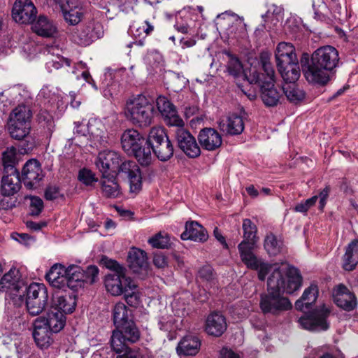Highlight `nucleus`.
Returning a JSON list of instances; mask_svg holds the SVG:
<instances>
[{"label":"nucleus","instance_id":"1","mask_svg":"<svg viewBox=\"0 0 358 358\" xmlns=\"http://www.w3.org/2000/svg\"><path fill=\"white\" fill-rule=\"evenodd\" d=\"M302 285V276L294 266L275 268L267 281V292L260 296L259 307L264 314L278 315L292 308L282 293L292 294Z\"/></svg>","mask_w":358,"mask_h":358},{"label":"nucleus","instance_id":"2","mask_svg":"<svg viewBox=\"0 0 358 358\" xmlns=\"http://www.w3.org/2000/svg\"><path fill=\"white\" fill-rule=\"evenodd\" d=\"M300 62L308 82L325 85L329 80V72L338 65V51L331 45H324L313 52L310 60L308 54H303Z\"/></svg>","mask_w":358,"mask_h":358},{"label":"nucleus","instance_id":"3","mask_svg":"<svg viewBox=\"0 0 358 358\" xmlns=\"http://www.w3.org/2000/svg\"><path fill=\"white\" fill-rule=\"evenodd\" d=\"M242 228L243 241L238 245L241 259L247 268L257 271L259 280L263 281L271 271V265L254 253L259 240L257 235V228L250 219L243 220Z\"/></svg>","mask_w":358,"mask_h":358},{"label":"nucleus","instance_id":"4","mask_svg":"<svg viewBox=\"0 0 358 358\" xmlns=\"http://www.w3.org/2000/svg\"><path fill=\"white\" fill-rule=\"evenodd\" d=\"M154 110L152 100L145 95L138 94L127 101L124 115L133 125L147 127L152 123Z\"/></svg>","mask_w":358,"mask_h":358},{"label":"nucleus","instance_id":"5","mask_svg":"<svg viewBox=\"0 0 358 358\" xmlns=\"http://www.w3.org/2000/svg\"><path fill=\"white\" fill-rule=\"evenodd\" d=\"M36 14L37 10L32 1H24V23L31 24V29L38 36L53 37L57 32L56 25L44 15H40L36 20Z\"/></svg>","mask_w":358,"mask_h":358},{"label":"nucleus","instance_id":"6","mask_svg":"<svg viewBox=\"0 0 358 358\" xmlns=\"http://www.w3.org/2000/svg\"><path fill=\"white\" fill-rule=\"evenodd\" d=\"M141 333L134 321H130L112 331L110 339L111 349L116 353H121L129 344L138 342Z\"/></svg>","mask_w":358,"mask_h":358},{"label":"nucleus","instance_id":"7","mask_svg":"<svg viewBox=\"0 0 358 358\" xmlns=\"http://www.w3.org/2000/svg\"><path fill=\"white\" fill-rule=\"evenodd\" d=\"M146 143L162 162L168 161L173 155V145L164 129L161 127H154L150 130Z\"/></svg>","mask_w":358,"mask_h":358},{"label":"nucleus","instance_id":"8","mask_svg":"<svg viewBox=\"0 0 358 358\" xmlns=\"http://www.w3.org/2000/svg\"><path fill=\"white\" fill-rule=\"evenodd\" d=\"M22 274L19 268L13 266L0 280V290L8 292L13 304L17 307L22 305Z\"/></svg>","mask_w":358,"mask_h":358},{"label":"nucleus","instance_id":"9","mask_svg":"<svg viewBox=\"0 0 358 358\" xmlns=\"http://www.w3.org/2000/svg\"><path fill=\"white\" fill-rule=\"evenodd\" d=\"M48 294L43 284L33 282L27 289L26 307L31 316L40 315L48 303Z\"/></svg>","mask_w":358,"mask_h":358},{"label":"nucleus","instance_id":"10","mask_svg":"<svg viewBox=\"0 0 358 358\" xmlns=\"http://www.w3.org/2000/svg\"><path fill=\"white\" fill-rule=\"evenodd\" d=\"M104 285L107 292L113 296H120L137 287L134 280L126 276L125 272H109L105 275Z\"/></svg>","mask_w":358,"mask_h":358},{"label":"nucleus","instance_id":"11","mask_svg":"<svg viewBox=\"0 0 358 358\" xmlns=\"http://www.w3.org/2000/svg\"><path fill=\"white\" fill-rule=\"evenodd\" d=\"M329 315V310L323 306L321 309H315L310 313L305 314L299 319V323L302 328L312 331H326L329 324L327 321Z\"/></svg>","mask_w":358,"mask_h":358},{"label":"nucleus","instance_id":"12","mask_svg":"<svg viewBox=\"0 0 358 358\" xmlns=\"http://www.w3.org/2000/svg\"><path fill=\"white\" fill-rule=\"evenodd\" d=\"M175 138L178 147L189 157L196 158L201 155V148L196 138L184 126H176Z\"/></svg>","mask_w":358,"mask_h":358},{"label":"nucleus","instance_id":"13","mask_svg":"<svg viewBox=\"0 0 358 358\" xmlns=\"http://www.w3.org/2000/svg\"><path fill=\"white\" fill-rule=\"evenodd\" d=\"M123 174L129 182L130 191L138 193L142 188V176L137 164L131 160L121 161L115 175Z\"/></svg>","mask_w":358,"mask_h":358},{"label":"nucleus","instance_id":"14","mask_svg":"<svg viewBox=\"0 0 358 358\" xmlns=\"http://www.w3.org/2000/svg\"><path fill=\"white\" fill-rule=\"evenodd\" d=\"M121 161L122 157L118 152L113 150H104L99 152L95 164L101 173V176H108L112 175L111 173L117 172V169Z\"/></svg>","mask_w":358,"mask_h":358},{"label":"nucleus","instance_id":"15","mask_svg":"<svg viewBox=\"0 0 358 358\" xmlns=\"http://www.w3.org/2000/svg\"><path fill=\"white\" fill-rule=\"evenodd\" d=\"M250 83H257L261 88V97L264 103L268 107L277 106L280 102L281 94L274 87V83H262V79L258 72H254Z\"/></svg>","mask_w":358,"mask_h":358},{"label":"nucleus","instance_id":"16","mask_svg":"<svg viewBox=\"0 0 358 358\" xmlns=\"http://www.w3.org/2000/svg\"><path fill=\"white\" fill-rule=\"evenodd\" d=\"M159 112L169 126H184V121L178 115L175 106L164 96H159L156 100Z\"/></svg>","mask_w":358,"mask_h":358},{"label":"nucleus","instance_id":"17","mask_svg":"<svg viewBox=\"0 0 358 358\" xmlns=\"http://www.w3.org/2000/svg\"><path fill=\"white\" fill-rule=\"evenodd\" d=\"M333 297L336 304L346 311H352L357 307V301L355 295L343 284L335 287Z\"/></svg>","mask_w":358,"mask_h":358},{"label":"nucleus","instance_id":"18","mask_svg":"<svg viewBox=\"0 0 358 358\" xmlns=\"http://www.w3.org/2000/svg\"><path fill=\"white\" fill-rule=\"evenodd\" d=\"M199 146L208 151L217 150L222 144L221 134L215 129L206 127L202 129L198 134Z\"/></svg>","mask_w":358,"mask_h":358},{"label":"nucleus","instance_id":"19","mask_svg":"<svg viewBox=\"0 0 358 358\" xmlns=\"http://www.w3.org/2000/svg\"><path fill=\"white\" fill-rule=\"evenodd\" d=\"M42 178L41 164L37 159H29L24 164V185L27 189L36 188Z\"/></svg>","mask_w":358,"mask_h":358},{"label":"nucleus","instance_id":"20","mask_svg":"<svg viewBox=\"0 0 358 358\" xmlns=\"http://www.w3.org/2000/svg\"><path fill=\"white\" fill-rule=\"evenodd\" d=\"M64 20L70 25H76L83 17V8L79 1H59Z\"/></svg>","mask_w":358,"mask_h":358},{"label":"nucleus","instance_id":"21","mask_svg":"<svg viewBox=\"0 0 358 358\" xmlns=\"http://www.w3.org/2000/svg\"><path fill=\"white\" fill-rule=\"evenodd\" d=\"M275 60L278 68L298 62L294 45L286 42L278 43L275 51Z\"/></svg>","mask_w":358,"mask_h":358},{"label":"nucleus","instance_id":"22","mask_svg":"<svg viewBox=\"0 0 358 358\" xmlns=\"http://www.w3.org/2000/svg\"><path fill=\"white\" fill-rule=\"evenodd\" d=\"M146 143L143 136L136 129H127L121 136V144L123 150L131 154L140 146Z\"/></svg>","mask_w":358,"mask_h":358},{"label":"nucleus","instance_id":"23","mask_svg":"<svg viewBox=\"0 0 358 358\" xmlns=\"http://www.w3.org/2000/svg\"><path fill=\"white\" fill-rule=\"evenodd\" d=\"M127 262L130 269L136 273L146 271L148 267L145 252L136 248H131L129 252Z\"/></svg>","mask_w":358,"mask_h":358},{"label":"nucleus","instance_id":"24","mask_svg":"<svg viewBox=\"0 0 358 358\" xmlns=\"http://www.w3.org/2000/svg\"><path fill=\"white\" fill-rule=\"evenodd\" d=\"M225 317L217 312L210 314L206 321V331L208 334L219 337L227 329Z\"/></svg>","mask_w":358,"mask_h":358},{"label":"nucleus","instance_id":"25","mask_svg":"<svg viewBox=\"0 0 358 358\" xmlns=\"http://www.w3.org/2000/svg\"><path fill=\"white\" fill-rule=\"evenodd\" d=\"M99 183L103 196L108 199H115L122 194L121 187L117 180L116 176H101Z\"/></svg>","mask_w":358,"mask_h":358},{"label":"nucleus","instance_id":"26","mask_svg":"<svg viewBox=\"0 0 358 358\" xmlns=\"http://www.w3.org/2000/svg\"><path fill=\"white\" fill-rule=\"evenodd\" d=\"M208 238L206 229L196 221L187 222L185 231L181 234L182 240L205 242Z\"/></svg>","mask_w":358,"mask_h":358},{"label":"nucleus","instance_id":"27","mask_svg":"<svg viewBox=\"0 0 358 358\" xmlns=\"http://www.w3.org/2000/svg\"><path fill=\"white\" fill-rule=\"evenodd\" d=\"M66 268L61 264H55L45 275L46 280L50 285L58 289L66 287L68 281L66 278Z\"/></svg>","mask_w":358,"mask_h":358},{"label":"nucleus","instance_id":"28","mask_svg":"<svg viewBox=\"0 0 358 358\" xmlns=\"http://www.w3.org/2000/svg\"><path fill=\"white\" fill-rule=\"evenodd\" d=\"M30 103L31 102H27V106L24 105V153L31 151L36 147L35 138L29 134L31 129L30 120L33 116Z\"/></svg>","mask_w":358,"mask_h":358},{"label":"nucleus","instance_id":"29","mask_svg":"<svg viewBox=\"0 0 358 358\" xmlns=\"http://www.w3.org/2000/svg\"><path fill=\"white\" fill-rule=\"evenodd\" d=\"M220 129L229 135H238L244 129V122L242 117L233 114L226 119H222L219 122Z\"/></svg>","mask_w":358,"mask_h":358},{"label":"nucleus","instance_id":"30","mask_svg":"<svg viewBox=\"0 0 358 358\" xmlns=\"http://www.w3.org/2000/svg\"><path fill=\"white\" fill-rule=\"evenodd\" d=\"M1 180V192L3 195L10 196L17 193L21 188L20 172L3 173Z\"/></svg>","mask_w":358,"mask_h":358},{"label":"nucleus","instance_id":"31","mask_svg":"<svg viewBox=\"0 0 358 358\" xmlns=\"http://www.w3.org/2000/svg\"><path fill=\"white\" fill-rule=\"evenodd\" d=\"M33 338L38 345L43 347L48 343V332L49 329L48 318L37 317L33 322Z\"/></svg>","mask_w":358,"mask_h":358},{"label":"nucleus","instance_id":"32","mask_svg":"<svg viewBox=\"0 0 358 358\" xmlns=\"http://www.w3.org/2000/svg\"><path fill=\"white\" fill-rule=\"evenodd\" d=\"M8 130L12 138L22 139V110L18 106L10 114Z\"/></svg>","mask_w":358,"mask_h":358},{"label":"nucleus","instance_id":"33","mask_svg":"<svg viewBox=\"0 0 358 358\" xmlns=\"http://www.w3.org/2000/svg\"><path fill=\"white\" fill-rule=\"evenodd\" d=\"M199 339L193 336H185L178 343L176 351L179 355L194 356L200 349Z\"/></svg>","mask_w":358,"mask_h":358},{"label":"nucleus","instance_id":"34","mask_svg":"<svg viewBox=\"0 0 358 358\" xmlns=\"http://www.w3.org/2000/svg\"><path fill=\"white\" fill-rule=\"evenodd\" d=\"M319 294L318 287L315 284H311L305 289L302 296L295 303L297 310H303L310 308L316 301Z\"/></svg>","mask_w":358,"mask_h":358},{"label":"nucleus","instance_id":"35","mask_svg":"<svg viewBox=\"0 0 358 358\" xmlns=\"http://www.w3.org/2000/svg\"><path fill=\"white\" fill-rule=\"evenodd\" d=\"M358 263V241H352L343 257V268L348 271H353Z\"/></svg>","mask_w":358,"mask_h":358},{"label":"nucleus","instance_id":"36","mask_svg":"<svg viewBox=\"0 0 358 358\" xmlns=\"http://www.w3.org/2000/svg\"><path fill=\"white\" fill-rule=\"evenodd\" d=\"M66 278L68 281L66 287L77 289L83 285V269L77 265H70L66 268Z\"/></svg>","mask_w":358,"mask_h":358},{"label":"nucleus","instance_id":"37","mask_svg":"<svg viewBox=\"0 0 358 358\" xmlns=\"http://www.w3.org/2000/svg\"><path fill=\"white\" fill-rule=\"evenodd\" d=\"M113 323L115 328L119 327L130 321H134L131 310L128 309L124 303H117L113 308Z\"/></svg>","mask_w":358,"mask_h":358},{"label":"nucleus","instance_id":"38","mask_svg":"<svg viewBox=\"0 0 358 358\" xmlns=\"http://www.w3.org/2000/svg\"><path fill=\"white\" fill-rule=\"evenodd\" d=\"M76 299L70 295H56L53 298V309L58 310L64 315L71 313L76 308Z\"/></svg>","mask_w":358,"mask_h":358},{"label":"nucleus","instance_id":"39","mask_svg":"<svg viewBox=\"0 0 358 358\" xmlns=\"http://www.w3.org/2000/svg\"><path fill=\"white\" fill-rule=\"evenodd\" d=\"M260 62L262 64V69L265 73H259L262 79V83H267L268 85H271L275 82V71L271 62V57L268 53L264 52L261 54Z\"/></svg>","mask_w":358,"mask_h":358},{"label":"nucleus","instance_id":"40","mask_svg":"<svg viewBox=\"0 0 358 358\" xmlns=\"http://www.w3.org/2000/svg\"><path fill=\"white\" fill-rule=\"evenodd\" d=\"M278 69L285 83H295L300 77L301 71L298 62L286 64Z\"/></svg>","mask_w":358,"mask_h":358},{"label":"nucleus","instance_id":"41","mask_svg":"<svg viewBox=\"0 0 358 358\" xmlns=\"http://www.w3.org/2000/svg\"><path fill=\"white\" fill-rule=\"evenodd\" d=\"M48 322L49 329L54 333L61 331L65 325L66 317L62 312L52 308L48 313Z\"/></svg>","mask_w":358,"mask_h":358},{"label":"nucleus","instance_id":"42","mask_svg":"<svg viewBox=\"0 0 358 358\" xmlns=\"http://www.w3.org/2000/svg\"><path fill=\"white\" fill-rule=\"evenodd\" d=\"M3 173H14L18 171L16 165L18 163L16 149L14 147L6 149L2 154Z\"/></svg>","mask_w":358,"mask_h":358},{"label":"nucleus","instance_id":"43","mask_svg":"<svg viewBox=\"0 0 358 358\" xmlns=\"http://www.w3.org/2000/svg\"><path fill=\"white\" fill-rule=\"evenodd\" d=\"M282 90L290 103L298 104L305 99V92L296 85L295 83H285L282 86Z\"/></svg>","mask_w":358,"mask_h":358},{"label":"nucleus","instance_id":"44","mask_svg":"<svg viewBox=\"0 0 358 358\" xmlns=\"http://www.w3.org/2000/svg\"><path fill=\"white\" fill-rule=\"evenodd\" d=\"M152 151L149 145L147 147L141 145L131 154L134 155L141 166L148 167L152 164L153 161Z\"/></svg>","mask_w":358,"mask_h":358},{"label":"nucleus","instance_id":"45","mask_svg":"<svg viewBox=\"0 0 358 358\" xmlns=\"http://www.w3.org/2000/svg\"><path fill=\"white\" fill-rule=\"evenodd\" d=\"M87 132L94 141L100 143L104 141L103 125L100 120L96 119L89 121L87 125Z\"/></svg>","mask_w":358,"mask_h":358},{"label":"nucleus","instance_id":"46","mask_svg":"<svg viewBox=\"0 0 358 358\" xmlns=\"http://www.w3.org/2000/svg\"><path fill=\"white\" fill-rule=\"evenodd\" d=\"M264 248L271 256H275L282 251V242L273 234H267L264 239Z\"/></svg>","mask_w":358,"mask_h":358},{"label":"nucleus","instance_id":"47","mask_svg":"<svg viewBox=\"0 0 358 358\" xmlns=\"http://www.w3.org/2000/svg\"><path fill=\"white\" fill-rule=\"evenodd\" d=\"M90 26H87L81 30H78L73 35V40L81 45H87L94 38H99L101 33L94 34L92 31H90Z\"/></svg>","mask_w":358,"mask_h":358},{"label":"nucleus","instance_id":"48","mask_svg":"<svg viewBox=\"0 0 358 358\" xmlns=\"http://www.w3.org/2000/svg\"><path fill=\"white\" fill-rule=\"evenodd\" d=\"M148 243L153 248H168L170 245V238L167 234L159 232L148 239Z\"/></svg>","mask_w":358,"mask_h":358},{"label":"nucleus","instance_id":"49","mask_svg":"<svg viewBox=\"0 0 358 358\" xmlns=\"http://www.w3.org/2000/svg\"><path fill=\"white\" fill-rule=\"evenodd\" d=\"M229 59L227 62V69L228 73L234 77H238L243 73V66L240 60L229 54Z\"/></svg>","mask_w":358,"mask_h":358},{"label":"nucleus","instance_id":"50","mask_svg":"<svg viewBox=\"0 0 358 358\" xmlns=\"http://www.w3.org/2000/svg\"><path fill=\"white\" fill-rule=\"evenodd\" d=\"M30 205L29 214L31 216H38L42 212L44 205L43 200L36 196H29Z\"/></svg>","mask_w":358,"mask_h":358},{"label":"nucleus","instance_id":"51","mask_svg":"<svg viewBox=\"0 0 358 358\" xmlns=\"http://www.w3.org/2000/svg\"><path fill=\"white\" fill-rule=\"evenodd\" d=\"M78 180L87 186L92 185L98 179L95 177V174L90 169H83L79 171Z\"/></svg>","mask_w":358,"mask_h":358},{"label":"nucleus","instance_id":"52","mask_svg":"<svg viewBox=\"0 0 358 358\" xmlns=\"http://www.w3.org/2000/svg\"><path fill=\"white\" fill-rule=\"evenodd\" d=\"M71 64V60L63 56L57 55L47 63L49 69H59L63 67L69 68Z\"/></svg>","mask_w":358,"mask_h":358},{"label":"nucleus","instance_id":"53","mask_svg":"<svg viewBox=\"0 0 358 358\" xmlns=\"http://www.w3.org/2000/svg\"><path fill=\"white\" fill-rule=\"evenodd\" d=\"M99 268L96 266H89L83 270V284H93L98 279Z\"/></svg>","mask_w":358,"mask_h":358},{"label":"nucleus","instance_id":"54","mask_svg":"<svg viewBox=\"0 0 358 358\" xmlns=\"http://www.w3.org/2000/svg\"><path fill=\"white\" fill-rule=\"evenodd\" d=\"M198 277L203 281H206L210 284H214L215 274L213 268L209 265H205L199 270Z\"/></svg>","mask_w":358,"mask_h":358},{"label":"nucleus","instance_id":"55","mask_svg":"<svg viewBox=\"0 0 358 358\" xmlns=\"http://www.w3.org/2000/svg\"><path fill=\"white\" fill-rule=\"evenodd\" d=\"M317 201V195H315L311 198L296 204L294 208V210L298 213H306L311 207L315 206Z\"/></svg>","mask_w":358,"mask_h":358},{"label":"nucleus","instance_id":"56","mask_svg":"<svg viewBox=\"0 0 358 358\" xmlns=\"http://www.w3.org/2000/svg\"><path fill=\"white\" fill-rule=\"evenodd\" d=\"M102 262L107 268L110 269V272H117L121 273L125 272L126 271L125 268L117 263V262L111 259H108L107 257L103 258Z\"/></svg>","mask_w":358,"mask_h":358},{"label":"nucleus","instance_id":"57","mask_svg":"<svg viewBox=\"0 0 358 358\" xmlns=\"http://www.w3.org/2000/svg\"><path fill=\"white\" fill-rule=\"evenodd\" d=\"M22 1H15L12 8V17L15 22L22 23Z\"/></svg>","mask_w":358,"mask_h":358},{"label":"nucleus","instance_id":"58","mask_svg":"<svg viewBox=\"0 0 358 358\" xmlns=\"http://www.w3.org/2000/svg\"><path fill=\"white\" fill-rule=\"evenodd\" d=\"M60 196V189L58 186L48 185L45 190V198L48 201H52Z\"/></svg>","mask_w":358,"mask_h":358},{"label":"nucleus","instance_id":"59","mask_svg":"<svg viewBox=\"0 0 358 358\" xmlns=\"http://www.w3.org/2000/svg\"><path fill=\"white\" fill-rule=\"evenodd\" d=\"M124 353L118 355L117 358H143L142 352L139 348H127L124 350Z\"/></svg>","mask_w":358,"mask_h":358},{"label":"nucleus","instance_id":"60","mask_svg":"<svg viewBox=\"0 0 358 358\" xmlns=\"http://www.w3.org/2000/svg\"><path fill=\"white\" fill-rule=\"evenodd\" d=\"M330 190H331L330 186L326 185L325 187L320 192L319 195L317 196V199H320L319 209L320 210H323V209L327 203V199L329 196Z\"/></svg>","mask_w":358,"mask_h":358},{"label":"nucleus","instance_id":"61","mask_svg":"<svg viewBox=\"0 0 358 358\" xmlns=\"http://www.w3.org/2000/svg\"><path fill=\"white\" fill-rule=\"evenodd\" d=\"M153 264L157 268H163L168 265L167 259L162 252H157L153 257Z\"/></svg>","mask_w":358,"mask_h":358},{"label":"nucleus","instance_id":"62","mask_svg":"<svg viewBox=\"0 0 358 358\" xmlns=\"http://www.w3.org/2000/svg\"><path fill=\"white\" fill-rule=\"evenodd\" d=\"M124 294L125 300L129 306H134L138 304V296L137 293H136L135 289L129 290L128 292Z\"/></svg>","mask_w":358,"mask_h":358},{"label":"nucleus","instance_id":"63","mask_svg":"<svg viewBox=\"0 0 358 358\" xmlns=\"http://www.w3.org/2000/svg\"><path fill=\"white\" fill-rule=\"evenodd\" d=\"M313 8L316 15H326L327 11V6L325 1H314Z\"/></svg>","mask_w":358,"mask_h":358},{"label":"nucleus","instance_id":"64","mask_svg":"<svg viewBox=\"0 0 358 358\" xmlns=\"http://www.w3.org/2000/svg\"><path fill=\"white\" fill-rule=\"evenodd\" d=\"M268 6V10L266 14H273L276 16L280 15L283 12V8L281 6H278L273 3L269 4Z\"/></svg>","mask_w":358,"mask_h":358}]
</instances>
